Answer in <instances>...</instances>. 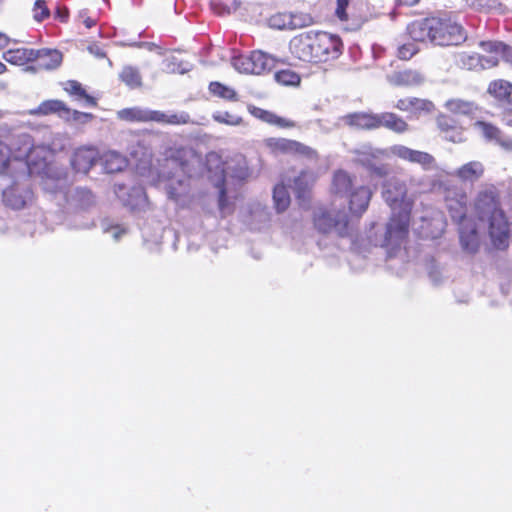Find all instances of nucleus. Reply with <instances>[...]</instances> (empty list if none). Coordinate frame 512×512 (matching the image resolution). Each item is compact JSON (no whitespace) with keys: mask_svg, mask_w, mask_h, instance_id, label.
I'll return each mask as SVG.
<instances>
[{"mask_svg":"<svg viewBox=\"0 0 512 512\" xmlns=\"http://www.w3.org/2000/svg\"><path fill=\"white\" fill-rule=\"evenodd\" d=\"M487 93L498 102L509 105L512 100V83L504 79H496L489 83Z\"/></svg>","mask_w":512,"mask_h":512,"instance_id":"obj_22","label":"nucleus"},{"mask_svg":"<svg viewBox=\"0 0 512 512\" xmlns=\"http://www.w3.org/2000/svg\"><path fill=\"white\" fill-rule=\"evenodd\" d=\"M412 209L407 208L392 211L386 224L383 245L385 247H399L409 235Z\"/></svg>","mask_w":512,"mask_h":512,"instance_id":"obj_6","label":"nucleus"},{"mask_svg":"<svg viewBox=\"0 0 512 512\" xmlns=\"http://www.w3.org/2000/svg\"><path fill=\"white\" fill-rule=\"evenodd\" d=\"M212 118L217 123L228 126H239L243 123V118L241 116L228 111H217L213 113Z\"/></svg>","mask_w":512,"mask_h":512,"instance_id":"obj_39","label":"nucleus"},{"mask_svg":"<svg viewBox=\"0 0 512 512\" xmlns=\"http://www.w3.org/2000/svg\"><path fill=\"white\" fill-rule=\"evenodd\" d=\"M382 197L392 211L398 209L413 208V200L408 197L407 186L404 181L392 177L383 184Z\"/></svg>","mask_w":512,"mask_h":512,"instance_id":"obj_8","label":"nucleus"},{"mask_svg":"<svg viewBox=\"0 0 512 512\" xmlns=\"http://www.w3.org/2000/svg\"><path fill=\"white\" fill-rule=\"evenodd\" d=\"M436 125L448 141L460 143L464 140L463 128L451 115L444 113L439 114L436 118Z\"/></svg>","mask_w":512,"mask_h":512,"instance_id":"obj_16","label":"nucleus"},{"mask_svg":"<svg viewBox=\"0 0 512 512\" xmlns=\"http://www.w3.org/2000/svg\"><path fill=\"white\" fill-rule=\"evenodd\" d=\"M32 12H33V19L39 23L48 19L51 15L50 9L45 0H36L34 2Z\"/></svg>","mask_w":512,"mask_h":512,"instance_id":"obj_41","label":"nucleus"},{"mask_svg":"<svg viewBox=\"0 0 512 512\" xmlns=\"http://www.w3.org/2000/svg\"><path fill=\"white\" fill-rule=\"evenodd\" d=\"M197 158L196 151L189 146L173 145L164 152V160L175 167L185 171Z\"/></svg>","mask_w":512,"mask_h":512,"instance_id":"obj_11","label":"nucleus"},{"mask_svg":"<svg viewBox=\"0 0 512 512\" xmlns=\"http://www.w3.org/2000/svg\"><path fill=\"white\" fill-rule=\"evenodd\" d=\"M69 114L70 109L65 102L58 99H50L41 102L37 108L30 111L31 115L47 116L51 114Z\"/></svg>","mask_w":512,"mask_h":512,"instance_id":"obj_25","label":"nucleus"},{"mask_svg":"<svg viewBox=\"0 0 512 512\" xmlns=\"http://www.w3.org/2000/svg\"><path fill=\"white\" fill-rule=\"evenodd\" d=\"M342 39L322 30H309L292 37L289 50L293 58L309 64H322L338 59L343 53Z\"/></svg>","mask_w":512,"mask_h":512,"instance_id":"obj_1","label":"nucleus"},{"mask_svg":"<svg viewBox=\"0 0 512 512\" xmlns=\"http://www.w3.org/2000/svg\"><path fill=\"white\" fill-rule=\"evenodd\" d=\"M232 65L240 73L252 74L250 53L233 57Z\"/></svg>","mask_w":512,"mask_h":512,"instance_id":"obj_42","label":"nucleus"},{"mask_svg":"<svg viewBox=\"0 0 512 512\" xmlns=\"http://www.w3.org/2000/svg\"><path fill=\"white\" fill-rule=\"evenodd\" d=\"M502 121L506 126L512 127V99L509 101V105H506L502 111Z\"/></svg>","mask_w":512,"mask_h":512,"instance_id":"obj_50","label":"nucleus"},{"mask_svg":"<svg viewBox=\"0 0 512 512\" xmlns=\"http://www.w3.org/2000/svg\"><path fill=\"white\" fill-rule=\"evenodd\" d=\"M2 117H3V112H2V110H0V118H2Z\"/></svg>","mask_w":512,"mask_h":512,"instance_id":"obj_60","label":"nucleus"},{"mask_svg":"<svg viewBox=\"0 0 512 512\" xmlns=\"http://www.w3.org/2000/svg\"><path fill=\"white\" fill-rule=\"evenodd\" d=\"M313 224L322 234H328L335 229L340 236H344L348 227V217L340 210L332 212L327 208H319L314 213Z\"/></svg>","mask_w":512,"mask_h":512,"instance_id":"obj_7","label":"nucleus"},{"mask_svg":"<svg viewBox=\"0 0 512 512\" xmlns=\"http://www.w3.org/2000/svg\"><path fill=\"white\" fill-rule=\"evenodd\" d=\"M399 6H414L419 3L420 0H395Z\"/></svg>","mask_w":512,"mask_h":512,"instance_id":"obj_55","label":"nucleus"},{"mask_svg":"<svg viewBox=\"0 0 512 512\" xmlns=\"http://www.w3.org/2000/svg\"><path fill=\"white\" fill-rule=\"evenodd\" d=\"M274 206L278 212L285 211L290 205V195L284 184H277L273 189Z\"/></svg>","mask_w":512,"mask_h":512,"instance_id":"obj_37","label":"nucleus"},{"mask_svg":"<svg viewBox=\"0 0 512 512\" xmlns=\"http://www.w3.org/2000/svg\"><path fill=\"white\" fill-rule=\"evenodd\" d=\"M99 161L105 172L117 173L126 167V158L115 151H107L100 155Z\"/></svg>","mask_w":512,"mask_h":512,"instance_id":"obj_27","label":"nucleus"},{"mask_svg":"<svg viewBox=\"0 0 512 512\" xmlns=\"http://www.w3.org/2000/svg\"><path fill=\"white\" fill-rule=\"evenodd\" d=\"M418 52V48L414 43H405L398 48L397 56L402 60L411 59Z\"/></svg>","mask_w":512,"mask_h":512,"instance_id":"obj_45","label":"nucleus"},{"mask_svg":"<svg viewBox=\"0 0 512 512\" xmlns=\"http://www.w3.org/2000/svg\"><path fill=\"white\" fill-rule=\"evenodd\" d=\"M274 78L279 84L284 86H297L301 82L300 75L289 68L277 71Z\"/></svg>","mask_w":512,"mask_h":512,"instance_id":"obj_38","label":"nucleus"},{"mask_svg":"<svg viewBox=\"0 0 512 512\" xmlns=\"http://www.w3.org/2000/svg\"><path fill=\"white\" fill-rule=\"evenodd\" d=\"M9 44V37L0 32V50L4 49Z\"/></svg>","mask_w":512,"mask_h":512,"instance_id":"obj_56","label":"nucleus"},{"mask_svg":"<svg viewBox=\"0 0 512 512\" xmlns=\"http://www.w3.org/2000/svg\"><path fill=\"white\" fill-rule=\"evenodd\" d=\"M178 184H179V186H182L183 182L182 181H178Z\"/></svg>","mask_w":512,"mask_h":512,"instance_id":"obj_61","label":"nucleus"},{"mask_svg":"<svg viewBox=\"0 0 512 512\" xmlns=\"http://www.w3.org/2000/svg\"><path fill=\"white\" fill-rule=\"evenodd\" d=\"M394 107L402 112L416 115L421 112L430 111L433 107V103L426 99H421L417 97H406L397 100Z\"/></svg>","mask_w":512,"mask_h":512,"instance_id":"obj_20","label":"nucleus"},{"mask_svg":"<svg viewBox=\"0 0 512 512\" xmlns=\"http://www.w3.org/2000/svg\"><path fill=\"white\" fill-rule=\"evenodd\" d=\"M11 159L9 146L0 142V172H5L8 169Z\"/></svg>","mask_w":512,"mask_h":512,"instance_id":"obj_46","label":"nucleus"},{"mask_svg":"<svg viewBox=\"0 0 512 512\" xmlns=\"http://www.w3.org/2000/svg\"><path fill=\"white\" fill-rule=\"evenodd\" d=\"M252 74L260 75L269 71L273 65V58L262 51L250 52Z\"/></svg>","mask_w":512,"mask_h":512,"instance_id":"obj_31","label":"nucleus"},{"mask_svg":"<svg viewBox=\"0 0 512 512\" xmlns=\"http://www.w3.org/2000/svg\"><path fill=\"white\" fill-rule=\"evenodd\" d=\"M28 150H30V147H27V148H26V150H25V152H24V154H23V155L15 156V157H14V159H20V158H22L23 156H25V155H26V152H27Z\"/></svg>","mask_w":512,"mask_h":512,"instance_id":"obj_59","label":"nucleus"},{"mask_svg":"<svg viewBox=\"0 0 512 512\" xmlns=\"http://www.w3.org/2000/svg\"><path fill=\"white\" fill-rule=\"evenodd\" d=\"M407 31L415 41H429L441 47L459 46L467 40L464 26L447 14L415 20L408 25Z\"/></svg>","mask_w":512,"mask_h":512,"instance_id":"obj_2","label":"nucleus"},{"mask_svg":"<svg viewBox=\"0 0 512 512\" xmlns=\"http://www.w3.org/2000/svg\"><path fill=\"white\" fill-rule=\"evenodd\" d=\"M391 152L401 160L420 165L425 171L437 169L436 159L428 152L414 150L404 145H394Z\"/></svg>","mask_w":512,"mask_h":512,"instance_id":"obj_9","label":"nucleus"},{"mask_svg":"<svg viewBox=\"0 0 512 512\" xmlns=\"http://www.w3.org/2000/svg\"><path fill=\"white\" fill-rule=\"evenodd\" d=\"M77 194L82 196V197H87V199H90L92 198V193L91 191L87 190V189H80V190H77Z\"/></svg>","mask_w":512,"mask_h":512,"instance_id":"obj_57","label":"nucleus"},{"mask_svg":"<svg viewBox=\"0 0 512 512\" xmlns=\"http://www.w3.org/2000/svg\"><path fill=\"white\" fill-rule=\"evenodd\" d=\"M351 0H336L335 16L342 23L359 25L360 19L349 11Z\"/></svg>","mask_w":512,"mask_h":512,"instance_id":"obj_36","label":"nucleus"},{"mask_svg":"<svg viewBox=\"0 0 512 512\" xmlns=\"http://www.w3.org/2000/svg\"><path fill=\"white\" fill-rule=\"evenodd\" d=\"M384 127L394 133L403 134L409 130V124L393 112H383L378 114L377 129Z\"/></svg>","mask_w":512,"mask_h":512,"instance_id":"obj_19","label":"nucleus"},{"mask_svg":"<svg viewBox=\"0 0 512 512\" xmlns=\"http://www.w3.org/2000/svg\"><path fill=\"white\" fill-rule=\"evenodd\" d=\"M119 79L130 89H139L143 86L140 70L131 65L122 68Z\"/></svg>","mask_w":512,"mask_h":512,"instance_id":"obj_32","label":"nucleus"},{"mask_svg":"<svg viewBox=\"0 0 512 512\" xmlns=\"http://www.w3.org/2000/svg\"><path fill=\"white\" fill-rule=\"evenodd\" d=\"M353 179L351 175L344 171L338 170L334 173L332 179V188L336 194H346L352 190Z\"/></svg>","mask_w":512,"mask_h":512,"instance_id":"obj_34","label":"nucleus"},{"mask_svg":"<svg viewBox=\"0 0 512 512\" xmlns=\"http://www.w3.org/2000/svg\"><path fill=\"white\" fill-rule=\"evenodd\" d=\"M167 194H168V197H169L170 199L174 200V201L179 200V198H180V196H181V193H180V192H178V191L176 190V188H175V187H173L172 185H169V186L167 187Z\"/></svg>","mask_w":512,"mask_h":512,"instance_id":"obj_54","label":"nucleus"},{"mask_svg":"<svg viewBox=\"0 0 512 512\" xmlns=\"http://www.w3.org/2000/svg\"><path fill=\"white\" fill-rule=\"evenodd\" d=\"M99 158L100 153L95 146H80L71 156V166L76 172L86 174L99 161Z\"/></svg>","mask_w":512,"mask_h":512,"instance_id":"obj_10","label":"nucleus"},{"mask_svg":"<svg viewBox=\"0 0 512 512\" xmlns=\"http://www.w3.org/2000/svg\"><path fill=\"white\" fill-rule=\"evenodd\" d=\"M480 47L482 50L489 55L487 57H495L497 60V65L499 64V54L501 52V48L503 42L500 41H481Z\"/></svg>","mask_w":512,"mask_h":512,"instance_id":"obj_43","label":"nucleus"},{"mask_svg":"<svg viewBox=\"0 0 512 512\" xmlns=\"http://www.w3.org/2000/svg\"><path fill=\"white\" fill-rule=\"evenodd\" d=\"M76 21L91 29L97 25L98 17L91 15L88 9H82L78 12Z\"/></svg>","mask_w":512,"mask_h":512,"instance_id":"obj_44","label":"nucleus"},{"mask_svg":"<svg viewBox=\"0 0 512 512\" xmlns=\"http://www.w3.org/2000/svg\"><path fill=\"white\" fill-rule=\"evenodd\" d=\"M72 118L74 121L78 123L85 124L90 122L94 118V116L91 113L74 110L72 112Z\"/></svg>","mask_w":512,"mask_h":512,"instance_id":"obj_48","label":"nucleus"},{"mask_svg":"<svg viewBox=\"0 0 512 512\" xmlns=\"http://www.w3.org/2000/svg\"><path fill=\"white\" fill-rule=\"evenodd\" d=\"M372 198V191L367 186H359L350 191L349 194V210L352 214L361 216L368 208Z\"/></svg>","mask_w":512,"mask_h":512,"instance_id":"obj_17","label":"nucleus"},{"mask_svg":"<svg viewBox=\"0 0 512 512\" xmlns=\"http://www.w3.org/2000/svg\"><path fill=\"white\" fill-rule=\"evenodd\" d=\"M344 125L354 130H376L378 114L372 112H352L341 117Z\"/></svg>","mask_w":512,"mask_h":512,"instance_id":"obj_14","label":"nucleus"},{"mask_svg":"<svg viewBox=\"0 0 512 512\" xmlns=\"http://www.w3.org/2000/svg\"><path fill=\"white\" fill-rule=\"evenodd\" d=\"M498 4V0H474V5L481 9L493 8Z\"/></svg>","mask_w":512,"mask_h":512,"instance_id":"obj_53","label":"nucleus"},{"mask_svg":"<svg viewBox=\"0 0 512 512\" xmlns=\"http://www.w3.org/2000/svg\"><path fill=\"white\" fill-rule=\"evenodd\" d=\"M444 106L453 115L474 117L479 111V107L475 102L459 98L447 100Z\"/></svg>","mask_w":512,"mask_h":512,"instance_id":"obj_23","label":"nucleus"},{"mask_svg":"<svg viewBox=\"0 0 512 512\" xmlns=\"http://www.w3.org/2000/svg\"><path fill=\"white\" fill-rule=\"evenodd\" d=\"M209 93L217 98L223 99L228 102L239 101V94L237 91L219 81H212L208 85Z\"/></svg>","mask_w":512,"mask_h":512,"instance_id":"obj_30","label":"nucleus"},{"mask_svg":"<svg viewBox=\"0 0 512 512\" xmlns=\"http://www.w3.org/2000/svg\"><path fill=\"white\" fill-rule=\"evenodd\" d=\"M459 61L462 68L473 71L490 69L497 66L495 57H485V55L478 53H462Z\"/></svg>","mask_w":512,"mask_h":512,"instance_id":"obj_18","label":"nucleus"},{"mask_svg":"<svg viewBox=\"0 0 512 512\" xmlns=\"http://www.w3.org/2000/svg\"><path fill=\"white\" fill-rule=\"evenodd\" d=\"M69 15V9L66 6H57L54 11V18L61 23H67Z\"/></svg>","mask_w":512,"mask_h":512,"instance_id":"obj_47","label":"nucleus"},{"mask_svg":"<svg viewBox=\"0 0 512 512\" xmlns=\"http://www.w3.org/2000/svg\"><path fill=\"white\" fill-rule=\"evenodd\" d=\"M6 71V66L0 61V74H3Z\"/></svg>","mask_w":512,"mask_h":512,"instance_id":"obj_58","label":"nucleus"},{"mask_svg":"<svg viewBox=\"0 0 512 512\" xmlns=\"http://www.w3.org/2000/svg\"><path fill=\"white\" fill-rule=\"evenodd\" d=\"M247 110L254 118L279 129H292L297 126L294 120L279 116L272 111L257 107L253 104H248Z\"/></svg>","mask_w":512,"mask_h":512,"instance_id":"obj_13","label":"nucleus"},{"mask_svg":"<svg viewBox=\"0 0 512 512\" xmlns=\"http://www.w3.org/2000/svg\"><path fill=\"white\" fill-rule=\"evenodd\" d=\"M217 187L219 188V206L222 208L226 202V187L224 177L218 183Z\"/></svg>","mask_w":512,"mask_h":512,"instance_id":"obj_52","label":"nucleus"},{"mask_svg":"<svg viewBox=\"0 0 512 512\" xmlns=\"http://www.w3.org/2000/svg\"><path fill=\"white\" fill-rule=\"evenodd\" d=\"M295 185H296V193L298 199H305L306 197L309 198L310 195V188L302 187V179L301 177H297L295 179Z\"/></svg>","mask_w":512,"mask_h":512,"instance_id":"obj_49","label":"nucleus"},{"mask_svg":"<svg viewBox=\"0 0 512 512\" xmlns=\"http://www.w3.org/2000/svg\"><path fill=\"white\" fill-rule=\"evenodd\" d=\"M35 50L25 47L9 49L4 52L3 58L10 64L22 66L34 62Z\"/></svg>","mask_w":512,"mask_h":512,"instance_id":"obj_28","label":"nucleus"},{"mask_svg":"<svg viewBox=\"0 0 512 512\" xmlns=\"http://www.w3.org/2000/svg\"><path fill=\"white\" fill-rule=\"evenodd\" d=\"M425 80L424 75L416 70H403L393 75L392 81L397 86L413 87L421 85Z\"/></svg>","mask_w":512,"mask_h":512,"instance_id":"obj_29","label":"nucleus"},{"mask_svg":"<svg viewBox=\"0 0 512 512\" xmlns=\"http://www.w3.org/2000/svg\"><path fill=\"white\" fill-rule=\"evenodd\" d=\"M3 200L7 206L13 209H21L25 206L24 198L15 188L6 189L3 192Z\"/></svg>","mask_w":512,"mask_h":512,"instance_id":"obj_40","label":"nucleus"},{"mask_svg":"<svg viewBox=\"0 0 512 512\" xmlns=\"http://www.w3.org/2000/svg\"><path fill=\"white\" fill-rule=\"evenodd\" d=\"M293 139L267 137L262 141L265 151L275 157L290 155Z\"/></svg>","mask_w":512,"mask_h":512,"instance_id":"obj_21","label":"nucleus"},{"mask_svg":"<svg viewBox=\"0 0 512 512\" xmlns=\"http://www.w3.org/2000/svg\"><path fill=\"white\" fill-rule=\"evenodd\" d=\"M444 201L448 215L458 226L462 248L469 253H475L479 248V236L474 220L467 215L466 192L458 187L447 188Z\"/></svg>","mask_w":512,"mask_h":512,"instance_id":"obj_4","label":"nucleus"},{"mask_svg":"<svg viewBox=\"0 0 512 512\" xmlns=\"http://www.w3.org/2000/svg\"><path fill=\"white\" fill-rule=\"evenodd\" d=\"M63 60L62 53L57 49H36L34 56V66L29 67L30 70H54L58 68Z\"/></svg>","mask_w":512,"mask_h":512,"instance_id":"obj_15","label":"nucleus"},{"mask_svg":"<svg viewBox=\"0 0 512 512\" xmlns=\"http://www.w3.org/2000/svg\"><path fill=\"white\" fill-rule=\"evenodd\" d=\"M502 59L506 62L512 63V47L503 43L501 52L499 54V60Z\"/></svg>","mask_w":512,"mask_h":512,"instance_id":"obj_51","label":"nucleus"},{"mask_svg":"<svg viewBox=\"0 0 512 512\" xmlns=\"http://www.w3.org/2000/svg\"><path fill=\"white\" fill-rule=\"evenodd\" d=\"M473 210L478 221L488 223L493 246L498 250L506 249L509 245V223L497 188L490 185L480 190L474 199Z\"/></svg>","mask_w":512,"mask_h":512,"instance_id":"obj_3","label":"nucleus"},{"mask_svg":"<svg viewBox=\"0 0 512 512\" xmlns=\"http://www.w3.org/2000/svg\"><path fill=\"white\" fill-rule=\"evenodd\" d=\"M63 89L66 93L71 96H75L78 99H83L90 106H96V99L89 95L86 90L83 88L82 84L76 80H67L63 83Z\"/></svg>","mask_w":512,"mask_h":512,"instance_id":"obj_33","label":"nucleus"},{"mask_svg":"<svg viewBox=\"0 0 512 512\" xmlns=\"http://www.w3.org/2000/svg\"><path fill=\"white\" fill-rule=\"evenodd\" d=\"M475 127L481 131L482 135L488 141H495L507 149L512 148V141L504 140L502 138V131L496 125L486 121H477Z\"/></svg>","mask_w":512,"mask_h":512,"instance_id":"obj_26","label":"nucleus"},{"mask_svg":"<svg viewBox=\"0 0 512 512\" xmlns=\"http://www.w3.org/2000/svg\"><path fill=\"white\" fill-rule=\"evenodd\" d=\"M290 155L299 157L309 162H318L319 153L316 149L293 139Z\"/></svg>","mask_w":512,"mask_h":512,"instance_id":"obj_35","label":"nucleus"},{"mask_svg":"<svg viewBox=\"0 0 512 512\" xmlns=\"http://www.w3.org/2000/svg\"><path fill=\"white\" fill-rule=\"evenodd\" d=\"M267 23L273 29L294 30L307 26L309 21L301 14L283 11L272 14Z\"/></svg>","mask_w":512,"mask_h":512,"instance_id":"obj_12","label":"nucleus"},{"mask_svg":"<svg viewBox=\"0 0 512 512\" xmlns=\"http://www.w3.org/2000/svg\"><path fill=\"white\" fill-rule=\"evenodd\" d=\"M484 166L479 161H470L463 164L455 171V176L462 182H476L484 174Z\"/></svg>","mask_w":512,"mask_h":512,"instance_id":"obj_24","label":"nucleus"},{"mask_svg":"<svg viewBox=\"0 0 512 512\" xmlns=\"http://www.w3.org/2000/svg\"><path fill=\"white\" fill-rule=\"evenodd\" d=\"M117 117L126 122H156L164 125H183L190 121V117L187 113L166 114L159 110L144 109L138 106L119 110Z\"/></svg>","mask_w":512,"mask_h":512,"instance_id":"obj_5","label":"nucleus"}]
</instances>
